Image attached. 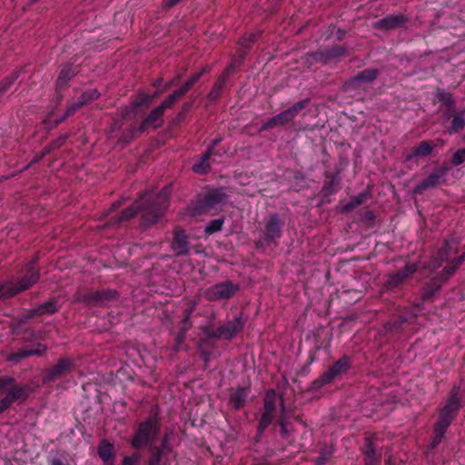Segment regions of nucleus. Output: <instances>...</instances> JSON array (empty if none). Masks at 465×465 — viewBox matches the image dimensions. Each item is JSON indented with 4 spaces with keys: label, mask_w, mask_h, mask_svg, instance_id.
I'll return each mask as SVG.
<instances>
[{
    "label": "nucleus",
    "mask_w": 465,
    "mask_h": 465,
    "mask_svg": "<svg viewBox=\"0 0 465 465\" xmlns=\"http://www.w3.org/2000/svg\"><path fill=\"white\" fill-rule=\"evenodd\" d=\"M193 104V102L183 103L182 105L181 111L178 113V114L176 115V117L173 120L174 123H176V124L183 123L185 120L186 115L189 113V111L191 110Z\"/></svg>",
    "instance_id": "nucleus-43"
},
{
    "label": "nucleus",
    "mask_w": 465,
    "mask_h": 465,
    "mask_svg": "<svg viewBox=\"0 0 465 465\" xmlns=\"http://www.w3.org/2000/svg\"><path fill=\"white\" fill-rule=\"evenodd\" d=\"M239 290V284L233 283L231 281H225L206 289L204 297L210 302L229 300L232 298Z\"/></svg>",
    "instance_id": "nucleus-11"
},
{
    "label": "nucleus",
    "mask_w": 465,
    "mask_h": 465,
    "mask_svg": "<svg viewBox=\"0 0 465 465\" xmlns=\"http://www.w3.org/2000/svg\"><path fill=\"white\" fill-rule=\"evenodd\" d=\"M192 86L193 85L187 80L179 89L173 92L179 98H181L192 88Z\"/></svg>",
    "instance_id": "nucleus-59"
},
{
    "label": "nucleus",
    "mask_w": 465,
    "mask_h": 465,
    "mask_svg": "<svg viewBox=\"0 0 465 465\" xmlns=\"http://www.w3.org/2000/svg\"><path fill=\"white\" fill-rule=\"evenodd\" d=\"M160 428V419L155 411L138 425L131 440L132 447L140 450L151 446L156 440Z\"/></svg>",
    "instance_id": "nucleus-2"
},
{
    "label": "nucleus",
    "mask_w": 465,
    "mask_h": 465,
    "mask_svg": "<svg viewBox=\"0 0 465 465\" xmlns=\"http://www.w3.org/2000/svg\"><path fill=\"white\" fill-rule=\"evenodd\" d=\"M15 379L11 376H0V393L7 391L0 400V414L8 410L15 401H25L30 389L26 384L15 385Z\"/></svg>",
    "instance_id": "nucleus-3"
},
{
    "label": "nucleus",
    "mask_w": 465,
    "mask_h": 465,
    "mask_svg": "<svg viewBox=\"0 0 465 465\" xmlns=\"http://www.w3.org/2000/svg\"><path fill=\"white\" fill-rule=\"evenodd\" d=\"M180 99L174 92L168 95L158 106L164 112L166 109L173 107Z\"/></svg>",
    "instance_id": "nucleus-44"
},
{
    "label": "nucleus",
    "mask_w": 465,
    "mask_h": 465,
    "mask_svg": "<svg viewBox=\"0 0 465 465\" xmlns=\"http://www.w3.org/2000/svg\"><path fill=\"white\" fill-rule=\"evenodd\" d=\"M12 282H5L0 284V299H8L14 296L12 292Z\"/></svg>",
    "instance_id": "nucleus-47"
},
{
    "label": "nucleus",
    "mask_w": 465,
    "mask_h": 465,
    "mask_svg": "<svg viewBox=\"0 0 465 465\" xmlns=\"http://www.w3.org/2000/svg\"><path fill=\"white\" fill-rule=\"evenodd\" d=\"M47 350V346L43 343L34 344L32 347H28L30 356H42Z\"/></svg>",
    "instance_id": "nucleus-49"
},
{
    "label": "nucleus",
    "mask_w": 465,
    "mask_h": 465,
    "mask_svg": "<svg viewBox=\"0 0 465 465\" xmlns=\"http://www.w3.org/2000/svg\"><path fill=\"white\" fill-rule=\"evenodd\" d=\"M59 310L58 302L55 298H51L47 302L39 304L32 309L30 313L32 316H42L44 314H54Z\"/></svg>",
    "instance_id": "nucleus-25"
},
{
    "label": "nucleus",
    "mask_w": 465,
    "mask_h": 465,
    "mask_svg": "<svg viewBox=\"0 0 465 465\" xmlns=\"http://www.w3.org/2000/svg\"><path fill=\"white\" fill-rule=\"evenodd\" d=\"M223 225V219L212 220L205 227V233L210 235L214 232H220Z\"/></svg>",
    "instance_id": "nucleus-41"
},
{
    "label": "nucleus",
    "mask_w": 465,
    "mask_h": 465,
    "mask_svg": "<svg viewBox=\"0 0 465 465\" xmlns=\"http://www.w3.org/2000/svg\"><path fill=\"white\" fill-rule=\"evenodd\" d=\"M369 197L370 193L368 192H362L356 196L351 197V201L342 207V212L348 213L353 210L365 202Z\"/></svg>",
    "instance_id": "nucleus-30"
},
{
    "label": "nucleus",
    "mask_w": 465,
    "mask_h": 465,
    "mask_svg": "<svg viewBox=\"0 0 465 465\" xmlns=\"http://www.w3.org/2000/svg\"><path fill=\"white\" fill-rule=\"evenodd\" d=\"M278 424L281 427L282 434L283 436L287 435V429H286L287 422H286L285 417L283 415L279 419Z\"/></svg>",
    "instance_id": "nucleus-63"
},
{
    "label": "nucleus",
    "mask_w": 465,
    "mask_h": 465,
    "mask_svg": "<svg viewBox=\"0 0 465 465\" xmlns=\"http://www.w3.org/2000/svg\"><path fill=\"white\" fill-rule=\"evenodd\" d=\"M152 456L148 460V465H161L163 454L159 450H151Z\"/></svg>",
    "instance_id": "nucleus-56"
},
{
    "label": "nucleus",
    "mask_w": 465,
    "mask_h": 465,
    "mask_svg": "<svg viewBox=\"0 0 465 465\" xmlns=\"http://www.w3.org/2000/svg\"><path fill=\"white\" fill-rule=\"evenodd\" d=\"M101 94L97 89H90L84 92L79 97L80 105H87L100 97Z\"/></svg>",
    "instance_id": "nucleus-34"
},
{
    "label": "nucleus",
    "mask_w": 465,
    "mask_h": 465,
    "mask_svg": "<svg viewBox=\"0 0 465 465\" xmlns=\"http://www.w3.org/2000/svg\"><path fill=\"white\" fill-rule=\"evenodd\" d=\"M118 299V292L115 290L103 289L96 292L78 293L75 302H83L86 306H106L111 302Z\"/></svg>",
    "instance_id": "nucleus-7"
},
{
    "label": "nucleus",
    "mask_w": 465,
    "mask_h": 465,
    "mask_svg": "<svg viewBox=\"0 0 465 465\" xmlns=\"http://www.w3.org/2000/svg\"><path fill=\"white\" fill-rule=\"evenodd\" d=\"M450 163L453 166H459L460 164L465 163V147L457 150L453 153Z\"/></svg>",
    "instance_id": "nucleus-46"
},
{
    "label": "nucleus",
    "mask_w": 465,
    "mask_h": 465,
    "mask_svg": "<svg viewBox=\"0 0 465 465\" xmlns=\"http://www.w3.org/2000/svg\"><path fill=\"white\" fill-rule=\"evenodd\" d=\"M244 325L245 322L242 318L237 317L228 322L226 324L219 326L215 330L206 328L203 330V332L210 339L232 340L243 329Z\"/></svg>",
    "instance_id": "nucleus-9"
},
{
    "label": "nucleus",
    "mask_w": 465,
    "mask_h": 465,
    "mask_svg": "<svg viewBox=\"0 0 465 465\" xmlns=\"http://www.w3.org/2000/svg\"><path fill=\"white\" fill-rule=\"evenodd\" d=\"M170 188L164 187L153 198L149 193H144L140 201L125 208L117 217L116 222L121 223L134 217L138 212L141 213L143 223L146 225L156 223L168 207Z\"/></svg>",
    "instance_id": "nucleus-1"
},
{
    "label": "nucleus",
    "mask_w": 465,
    "mask_h": 465,
    "mask_svg": "<svg viewBox=\"0 0 465 465\" xmlns=\"http://www.w3.org/2000/svg\"><path fill=\"white\" fill-rule=\"evenodd\" d=\"M248 395L249 390L247 388L239 387L232 393L230 403L235 410H240L244 406Z\"/></svg>",
    "instance_id": "nucleus-28"
},
{
    "label": "nucleus",
    "mask_w": 465,
    "mask_h": 465,
    "mask_svg": "<svg viewBox=\"0 0 465 465\" xmlns=\"http://www.w3.org/2000/svg\"><path fill=\"white\" fill-rule=\"evenodd\" d=\"M19 77V72L15 71L0 82V97L4 95Z\"/></svg>",
    "instance_id": "nucleus-33"
},
{
    "label": "nucleus",
    "mask_w": 465,
    "mask_h": 465,
    "mask_svg": "<svg viewBox=\"0 0 465 465\" xmlns=\"http://www.w3.org/2000/svg\"><path fill=\"white\" fill-rule=\"evenodd\" d=\"M448 171L449 168L445 166L434 170L427 178L423 179L414 187L413 193L421 194L424 191L435 188L444 183V177Z\"/></svg>",
    "instance_id": "nucleus-14"
},
{
    "label": "nucleus",
    "mask_w": 465,
    "mask_h": 465,
    "mask_svg": "<svg viewBox=\"0 0 465 465\" xmlns=\"http://www.w3.org/2000/svg\"><path fill=\"white\" fill-rule=\"evenodd\" d=\"M192 86L193 85L187 80L179 89L173 92L179 98H181L192 88Z\"/></svg>",
    "instance_id": "nucleus-57"
},
{
    "label": "nucleus",
    "mask_w": 465,
    "mask_h": 465,
    "mask_svg": "<svg viewBox=\"0 0 465 465\" xmlns=\"http://www.w3.org/2000/svg\"><path fill=\"white\" fill-rule=\"evenodd\" d=\"M456 272L455 266H452L451 264L446 266L443 268L440 279L444 282L447 281L449 278H450Z\"/></svg>",
    "instance_id": "nucleus-53"
},
{
    "label": "nucleus",
    "mask_w": 465,
    "mask_h": 465,
    "mask_svg": "<svg viewBox=\"0 0 465 465\" xmlns=\"http://www.w3.org/2000/svg\"><path fill=\"white\" fill-rule=\"evenodd\" d=\"M173 436V430H166L164 431V434L162 438L161 444L158 447H153L152 450H159L160 453L163 454V452H168L171 450L169 441Z\"/></svg>",
    "instance_id": "nucleus-37"
},
{
    "label": "nucleus",
    "mask_w": 465,
    "mask_h": 465,
    "mask_svg": "<svg viewBox=\"0 0 465 465\" xmlns=\"http://www.w3.org/2000/svg\"><path fill=\"white\" fill-rule=\"evenodd\" d=\"M292 117L287 111V109L279 113L278 114L271 117L265 123H263L260 128V131H266L270 129H273L277 126H283L292 122Z\"/></svg>",
    "instance_id": "nucleus-20"
},
{
    "label": "nucleus",
    "mask_w": 465,
    "mask_h": 465,
    "mask_svg": "<svg viewBox=\"0 0 465 465\" xmlns=\"http://www.w3.org/2000/svg\"><path fill=\"white\" fill-rule=\"evenodd\" d=\"M78 73L76 67H74L72 64L64 65L56 79V91L61 92L65 89L68 85L70 80Z\"/></svg>",
    "instance_id": "nucleus-21"
},
{
    "label": "nucleus",
    "mask_w": 465,
    "mask_h": 465,
    "mask_svg": "<svg viewBox=\"0 0 465 465\" xmlns=\"http://www.w3.org/2000/svg\"><path fill=\"white\" fill-rule=\"evenodd\" d=\"M448 429H445L443 427H440L439 425H434V438L430 443L431 448H435L437 445L440 444L441 440L443 439L446 431Z\"/></svg>",
    "instance_id": "nucleus-42"
},
{
    "label": "nucleus",
    "mask_w": 465,
    "mask_h": 465,
    "mask_svg": "<svg viewBox=\"0 0 465 465\" xmlns=\"http://www.w3.org/2000/svg\"><path fill=\"white\" fill-rule=\"evenodd\" d=\"M433 151V146L430 141H422L416 147L413 148L412 152L409 154L404 155V160L410 162L414 157H424L430 155Z\"/></svg>",
    "instance_id": "nucleus-26"
},
{
    "label": "nucleus",
    "mask_w": 465,
    "mask_h": 465,
    "mask_svg": "<svg viewBox=\"0 0 465 465\" xmlns=\"http://www.w3.org/2000/svg\"><path fill=\"white\" fill-rule=\"evenodd\" d=\"M436 97L442 105L447 106L449 109H450L455 104L452 94L442 90H439L436 93ZM449 112L450 110H448L447 114H449Z\"/></svg>",
    "instance_id": "nucleus-39"
},
{
    "label": "nucleus",
    "mask_w": 465,
    "mask_h": 465,
    "mask_svg": "<svg viewBox=\"0 0 465 465\" xmlns=\"http://www.w3.org/2000/svg\"><path fill=\"white\" fill-rule=\"evenodd\" d=\"M226 81L224 80V77L219 76L213 88L209 92L207 98L212 102L216 101L221 96Z\"/></svg>",
    "instance_id": "nucleus-31"
},
{
    "label": "nucleus",
    "mask_w": 465,
    "mask_h": 465,
    "mask_svg": "<svg viewBox=\"0 0 465 465\" xmlns=\"http://www.w3.org/2000/svg\"><path fill=\"white\" fill-rule=\"evenodd\" d=\"M136 132H138V131L134 127H132L129 130L124 131L122 134L121 137L119 138V142L120 143H124L125 144L129 143L133 140V138L134 137V134Z\"/></svg>",
    "instance_id": "nucleus-51"
},
{
    "label": "nucleus",
    "mask_w": 465,
    "mask_h": 465,
    "mask_svg": "<svg viewBox=\"0 0 465 465\" xmlns=\"http://www.w3.org/2000/svg\"><path fill=\"white\" fill-rule=\"evenodd\" d=\"M442 282H443L440 278H433L426 284L423 292V298L430 299L432 297L435 292L440 289Z\"/></svg>",
    "instance_id": "nucleus-32"
},
{
    "label": "nucleus",
    "mask_w": 465,
    "mask_h": 465,
    "mask_svg": "<svg viewBox=\"0 0 465 465\" xmlns=\"http://www.w3.org/2000/svg\"><path fill=\"white\" fill-rule=\"evenodd\" d=\"M67 135H61L55 140L52 141L50 143L52 144V148L54 150L61 147L66 141Z\"/></svg>",
    "instance_id": "nucleus-61"
},
{
    "label": "nucleus",
    "mask_w": 465,
    "mask_h": 465,
    "mask_svg": "<svg viewBox=\"0 0 465 465\" xmlns=\"http://www.w3.org/2000/svg\"><path fill=\"white\" fill-rule=\"evenodd\" d=\"M192 86L193 85L187 80L179 89L173 92L179 98H181L192 88Z\"/></svg>",
    "instance_id": "nucleus-58"
},
{
    "label": "nucleus",
    "mask_w": 465,
    "mask_h": 465,
    "mask_svg": "<svg viewBox=\"0 0 465 465\" xmlns=\"http://www.w3.org/2000/svg\"><path fill=\"white\" fill-rule=\"evenodd\" d=\"M264 411L273 413L276 408V393L274 390L267 391L264 398Z\"/></svg>",
    "instance_id": "nucleus-36"
},
{
    "label": "nucleus",
    "mask_w": 465,
    "mask_h": 465,
    "mask_svg": "<svg viewBox=\"0 0 465 465\" xmlns=\"http://www.w3.org/2000/svg\"><path fill=\"white\" fill-rule=\"evenodd\" d=\"M97 452L104 465H113L114 460V448L111 442L106 440H101Z\"/></svg>",
    "instance_id": "nucleus-24"
},
{
    "label": "nucleus",
    "mask_w": 465,
    "mask_h": 465,
    "mask_svg": "<svg viewBox=\"0 0 465 465\" xmlns=\"http://www.w3.org/2000/svg\"><path fill=\"white\" fill-rule=\"evenodd\" d=\"M74 361L68 357L60 358L51 368L45 371L43 374V382L51 383L61 377L71 373L74 369Z\"/></svg>",
    "instance_id": "nucleus-12"
},
{
    "label": "nucleus",
    "mask_w": 465,
    "mask_h": 465,
    "mask_svg": "<svg viewBox=\"0 0 465 465\" xmlns=\"http://www.w3.org/2000/svg\"><path fill=\"white\" fill-rule=\"evenodd\" d=\"M163 114L164 112L159 106H156L141 123L137 131L142 134L148 128H152L153 130L160 128L163 124Z\"/></svg>",
    "instance_id": "nucleus-15"
},
{
    "label": "nucleus",
    "mask_w": 465,
    "mask_h": 465,
    "mask_svg": "<svg viewBox=\"0 0 465 465\" xmlns=\"http://www.w3.org/2000/svg\"><path fill=\"white\" fill-rule=\"evenodd\" d=\"M351 367V357L343 355L312 382L311 389L317 391L326 385L331 384L341 374L346 373Z\"/></svg>",
    "instance_id": "nucleus-4"
},
{
    "label": "nucleus",
    "mask_w": 465,
    "mask_h": 465,
    "mask_svg": "<svg viewBox=\"0 0 465 465\" xmlns=\"http://www.w3.org/2000/svg\"><path fill=\"white\" fill-rule=\"evenodd\" d=\"M190 328L189 327H185L183 326L180 331L178 332L177 336H176V341H177V344H181L182 342H183L185 337H186V332L187 331L189 330Z\"/></svg>",
    "instance_id": "nucleus-62"
},
{
    "label": "nucleus",
    "mask_w": 465,
    "mask_h": 465,
    "mask_svg": "<svg viewBox=\"0 0 465 465\" xmlns=\"http://www.w3.org/2000/svg\"><path fill=\"white\" fill-rule=\"evenodd\" d=\"M408 18L402 14L389 15L381 19H379L374 26L383 31H390L402 26Z\"/></svg>",
    "instance_id": "nucleus-17"
},
{
    "label": "nucleus",
    "mask_w": 465,
    "mask_h": 465,
    "mask_svg": "<svg viewBox=\"0 0 465 465\" xmlns=\"http://www.w3.org/2000/svg\"><path fill=\"white\" fill-rule=\"evenodd\" d=\"M418 268V262L408 263L401 270L388 274L383 288L387 291L400 288L408 278L417 272Z\"/></svg>",
    "instance_id": "nucleus-13"
},
{
    "label": "nucleus",
    "mask_w": 465,
    "mask_h": 465,
    "mask_svg": "<svg viewBox=\"0 0 465 465\" xmlns=\"http://www.w3.org/2000/svg\"><path fill=\"white\" fill-rule=\"evenodd\" d=\"M236 67V59H232V63L224 69L220 76H223L224 80L227 82L229 74H232Z\"/></svg>",
    "instance_id": "nucleus-60"
},
{
    "label": "nucleus",
    "mask_w": 465,
    "mask_h": 465,
    "mask_svg": "<svg viewBox=\"0 0 465 465\" xmlns=\"http://www.w3.org/2000/svg\"><path fill=\"white\" fill-rule=\"evenodd\" d=\"M211 68L209 66H206V67H203L200 72H197L193 74H192L189 79H188V82L193 85L195 83H197L199 81V79L203 76V74H204L205 73H208L210 72Z\"/></svg>",
    "instance_id": "nucleus-54"
},
{
    "label": "nucleus",
    "mask_w": 465,
    "mask_h": 465,
    "mask_svg": "<svg viewBox=\"0 0 465 465\" xmlns=\"http://www.w3.org/2000/svg\"><path fill=\"white\" fill-rule=\"evenodd\" d=\"M83 106L80 105L79 101L74 102V103L69 104L67 106V108H66V111H65L64 114L63 115V117L61 118L60 121H64V119H66L68 116L74 114L77 110H79Z\"/></svg>",
    "instance_id": "nucleus-52"
},
{
    "label": "nucleus",
    "mask_w": 465,
    "mask_h": 465,
    "mask_svg": "<svg viewBox=\"0 0 465 465\" xmlns=\"http://www.w3.org/2000/svg\"><path fill=\"white\" fill-rule=\"evenodd\" d=\"M380 75V70L376 68H368L360 71L356 75L351 77L348 84L352 88H358L362 84L372 83Z\"/></svg>",
    "instance_id": "nucleus-18"
},
{
    "label": "nucleus",
    "mask_w": 465,
    "mask_h": 465,
    "mask_svg": "<svg viewBox=\"0 0 465 465\" xmlns=\"http://www.w3.org/2000/svg\"><path fill=\"white\" fill-rule=\"evenodd\" d=\"M460 408V388L454 385L446 403L440 409L439 418L435 424L448 429L455 420Z\"/></svg>",
    "instance_id": "nucleus-5"
},
{
    "label": "nucleus",
    "mask_w": 465,
    "mask_h": 465,
    "mask_svg": "<svg viewBox=\"0 0 465 465\" xmlns=\"http://www.w3.org/2000/svg\"><path fill=\"white\" fill-rule=\"evenodd\" d=\"M259 34H256V33H251L245 36H243L241 40H240V45L243 47V48H249L250 45L256 41L257 37H258Z\"/></svg>",
    "instance_id": "nucleus-50"
},
{
    "label": "nucleus",
    "mask_w": 465,
    "mask_h": 465,
    "mask_svg": "<svg viewBox=\"0 0 465 465\" xmlns=\"http://www.w3.org/2000/svg\"><path fill=\"white\" fill-rule=\"evenodd\" d=\"M39 278L40 272L38 267L36 266V261L31 260L23 269L22 275L15 280L10 281L12 282L11 290L12 292H14V296L28 290L31 286L38 282Z\"/></svg>",
    "instance_id": "nucleus-6"
},
{
    "label": "nucleus",
    "mask_w": 465,
    "mask_h": 465,
    "mask_svg": "<svg viewBox=\"0 0 465 465\" xmlns=\"http://www.w3.org/2000/svg\"><path fill=\"white\" fill-rule=\"evenodd\" d=\"M152 101L153 100H152V97L150 94H143L140 95L139 99L135 100L133 103V105L134 107H140L143 104H147L151 103Z\"/></svg>",
    "instance_id": "nucleus-55"
},
{
    "label": "nucleus",
    "mask_w": 465,
    "mask_h": 465,
    "mask_svg": "<svg viewBox=\"0 0 465 465\" xmlns=\"http://www.w3.org/2000/svg\"><path fill=\"white\" fill-rule=\"evenodd\" d=\"M273 413L264 411L260 419L258 430L262 433L272 421Z\"/></svg>",
    "instance_id": "nucleus-45"
},
{
    "label": "nucleus",
    "mask_w": 465,
    "mask_h": 465,
    "mask_svg": "<svg viewBox=\"0 0 465 465\" xmlns=\"http://www.w3.org/2000/svg\"><path fill=\"white\" fill-rule=\"evenodd\" d=\"M347 49L343 46L335 45L331 48L319 52L315 54V59L322 63H328L331 59L344 57L347 55Z\"/></svg>",
    "instance_id": "nucleus-22"
},
{
    "label": "nucleus",
    "mask_w": 465,
    "mask_h": 465,
    "mask_svg": "<svg viewBox=\"0 0 465 465\" xmlns=\"http://www.w3.org/2000/svg\"><path fill=\"white\" fill-rule=\"evenodd\" d=\"M310 98L302 99L295 103L292 106L287 108V111L289 112L292 119H294L302 110H303L310 104Z\"/></svg>",
    "instance_id": "nucleus-40"
},
{
    "label": "nucleus",
    "mask_w": 465,
    "mask_h": 465,
    "mask_svg": "<svg viewBox=\"0 0 465 465\" xmlns=\"http://www.w3.org/2000/svg\"><path fill=\"white\" fill-rule=\"evenodd\" d=\"M27 357H30L28 347H24L18 350L17 351L10 353L7 356V361L14 364H18L20 361H22Z\"/></svg>",
    "instance_id": "nucleus-38"
},
{
    "label": "nucleus",
    "mask_w": 465,
    "mask_h": 465,
    "mask_svg": "<svg viewBox=\"0 0 465 465\" xmlns=\"http://www.w3.org/2000/svg\"><path fill=\"white\" fill-rule=\"evenodd\" d=\"M452 243V240H446L441 248L439 250L437 256L431 258V260L429 262L427 268L435 270L440 267L442 262L447 261L450 256Z\"/></svg>",
    "instance_id": "nucleus-19"
},
{
    "label": "nucleus",
    "mask_w": 465,
    "mask_h": 465,
    "mask_svg": "<svg viewBox=\"0 0 465 465\" xmlns=\"http://www.w3.org/2000/svg\"><path fill=\"white\" fill-rule=\"evenodd\" d=\"M171 248L174 252L175 256L177 257L185 256L189 253L188 236L186 235L185 231L183 229H175Z\"/></svg>",
    "instance_id": "nucleus-16"
},
{
    "label": "nucleus",
    "mask_w": 465,
    "mask_h": 465,
    "mask_svg": "<svg viewBox=\"0 0 465 465\" xmlns=\"http://www.w3.org/2000/svg\"><path fill=\"white\" fill-rule=\"evenodd\" d=\"M283 223L278 213H272L264 221L262 231L263 237L259 241L262 247L269 246L272 242L278 240L282 235Z\"/></svg>",
    "instance_id": "nucleus-10"
},
{
    "label": "nucleus",
    "mask_w": 465,
    "mask_h": 465,
    "mask_svg": "<svg viewBox=\"0 0 465 465\" xmlns=\"http://www.w3.org/2000/svg\"><path fill=\"white\" fill-rule=\"evenodd\" d=\"M211 155V150H206L205 153L201 156L199 162L193 165L192 170L193 173L198 174L207 173L211 169V164L209 163Z\"/></svg>",
    "instance_id": "nucleus-29"
},
{
    "label": "nucleus",
    "mask_w": 465,
    "mask_h": 465,
    "mask_svg": "<svg viewBox=\"0 0 465 465\" xmlns=\"http://www.w3.org/2000/svg\"><path fill=\"white\" fill-rule=\"evenodd\" d=\"M195 308H196V304L193 303L191 306H189L188 308H186L184 310L183 318L182 320V322L183 323V325L185 327H189V328L192 327L191 316H192V313L194 312Z\"/></svg>",
    "instance_id": "nucleus-48"
},
{
    "label": "nucleus",
    "mask_w": 465,
    "mask_h": 465,
    "mask_svg": "<svg viewBox=\"0 0 465 465\" xmlns=\"http://www.w3.org/2000/svg\"><path fill=\"white\" fill-rule=\"evenodd\" d=\"M364 454L365 465H378L381 460V454L378 453L371 438L365 439L362 450Z\"/></svg>",
    "instance_id": "nucleus-23"
},
{
    "label": "nucleus",
    "mask_w": 465,
    "mask_h": 465,
    "mask_svg": "<svg viewBox=\"0 0 465 465\" xmlns=\"http://www.w3.org/2000/svg\"><path fill=\"white\" fill-rule=\"evenodd\" d=\"M325 177L329 179L324 183L323 191L328 194H332L339 190L338 179L331 173H326Z\"/></svg>",
    "instance_id": "nucleus-35"
},
{
    "label": "nucleus",
    "mask_w": 465,
    "mask_h": 465,
    "mask_svg": "<svg viewBox=\"0 0 465 465\" xmlns=\"http://www.w3.org/2000/svg\"><path fill=\"white\" fill-rule=\"evenodd\" d=\"M227 195L222 188L211 190L192 205V214L201 215L205 213L210 209L223 203Z\"/></svg>",
    "instance_id": "nucleus-8"
},
{
    "label": "nucleus",
    "mask_w": 465,
    "mask_h": 465,
    "mask_svg": "<svg viewBox=\"0 0 465 465\" xmlns=\"http://www.w3.org/2000/svg\"><path fill=\"white\" fill-rule=\"evenodd\" d=\"M137 460H138L137 457H131V456L124 457V459L123 460L122 465H134V463L137 461Z\"/></svg>",
    "instance_id": "nucleus-64"
},
{
    "label": "nucleus",
    "mask_w": 465,
    "mask_h": 465,
    "mask_svg": "<svg viewBox=\"0 0 465 465\" xmlns=\"http://www.w3.org/2000/svg\"><path fill=\"white\" fill-rule=\"evenodd\" d=\"M465 128V110L455 112L451 115L450 124L447 130L450 134H454Z\"/></svg>",
    "instance_id": "nucleus-27"
}]
</instances>
